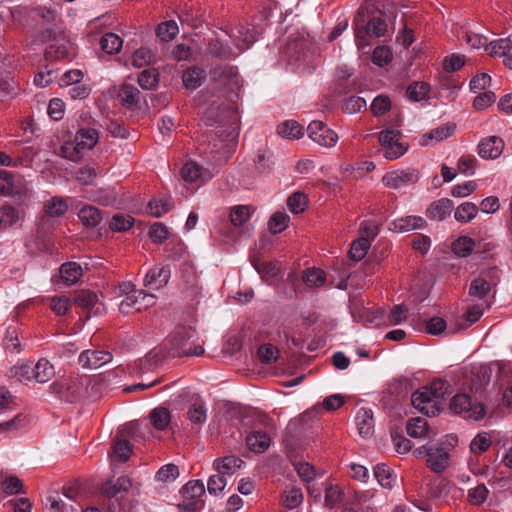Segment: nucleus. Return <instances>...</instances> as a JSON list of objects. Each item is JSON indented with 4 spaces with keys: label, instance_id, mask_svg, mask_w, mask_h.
I'll list each match as a JSON object with an SVG mask.
<instances>
[{
    "label": "nucleus",
    "instance_id": "7ed1b4c3",
    "mask_svg": "<svg viewBox=\"0 0 512 512\" xmlns=\"http://www.w3.org/2000/svg\"><path fill=\"white\" fill-rule=\"evenodd\" d=\"M91 380L87 376L61 378L50 385L52 393L67 402H77L94 395L89 391Z\"/></svg>",
    "mask_w": 512,
    "mask_h": 512
},
{
    "label": "nucleus",
    "instance_id": "412c9836",
    "mask_svg": "<svg viewBox=\"0 0 512 512\" xmlns=\"http://www.w3.org/2000/svg\"><path fill=\"white\" fill-rule=\"evenodd\" d=\"M248 448L256 453H263L270 445V437L263 431H252L246 436Z\"/></svg>",
    "mask_w": 512,
    "mask_h": 512
},
{
    "label": "nucleus",
    "instance_id": "a18cd8bd",
    "mask_svg": "<svg viewBox=\"0 0 512 512\" xmlns=\"http://www.w3.org/2000/svg\"><path fill=\"white\" fill-rule=\"evenodd\" d=\"M428 423L424 418L416 417L408 421L406 431L409 436L419 438L426 435Z\"/></svg>",
    "mask_w": 512,
    "mask_h": 512
},
{
    "label": "nucleus",
    "instance_id": "6e6552de",
    "mask_svg": "<svg viewBox=\"0 0 512 512\" xmlns=\"http://www.w3.org/2000/svg\"><path fill=\"white\" fill-rule=\"evenodd\" d=\"M211 78L231 92H236L241 87V79L237 68L231 65L214 68L211 72Z\"/></svg>",
    "mask_w": 512,
    "mask_h": 512
},
{
    "label": "nucleus",
    "instance_id": "052dcab7",
    "mask_svg": "<svg viewBox=\"0 0 512 512\" xmlns=\"http://www.w3.org/2000/svg\"><path fill=\"white\" fill-rule=\"evenodd\" d=\"M278 349L272 344H263L258 348L257 354L261 362L269 364L278 358Z\"/></svg>",
    "mask_w": 512,
    "mask_h": 512
},
{
    "label": "nucleus",
    "instance_id": "9b49d317",
    "mask_svg": "<svg viewBox=\"0 0 512 512\" xmlns=\"http://www.w3.org/2000/svg\"><path fill=\"white\" fill-rule=\"evenodd\" d=\"M112 354L108 351L85 350L79 356V363L86 369H97L112 361Z\"/></svg>",
    "mask_w": 512,
    "mask_h": 512
},
{
    "label": "nucleus",
    "instance_id": "c03bdc74",
    "mask_svg": "<svg viewBox=\"0 0 512 512\" xmlns=\"http://www.w3.org/2000/svg\"><path fill=\"white\" fill-rule=\"evenodd\" d=\"M474 248V241L472 238L462 236L456 239L451 246L452 251L459 257H467L471 254Z\"/></svg>",
    "mask_w": 512,
    "mask_h": 512
},
{
    "label": "nucleus",
    "instance_id": "864d4df0",
    "mask_svg": "<svg viewBox=\"0 0 512 512\" xmlns=\"http://www.w3.org/2000/svg\"><path fill=\"white\" fill-rule=\"evenodd\" d=\"M23 221L21 213L11 205L0 207V224H14Z\"/></svg>",
    "mask_w": 512,
    "mask_h": 512
},
{
    "label": "nucleus",
    "instance_id": "8fccbe9b",
    "mask_svg": "<svg viewBox=\"0 0 512 512\" xmlns=\"http://www.w3.org/2000/svg\"><path fill=\"white\" fill-rule=\"evenodd\" d=\"M374 476L382 487L389 489L393 487L395 477L385 464H378L375 466Z\"/></svg>",
    "mask_w": 512,
    "mask_h": 512
},
{
    "label": "nucleus",
    "instance_id": "6ab92c4d",
    "mask_svg": "<svg viewBox=\"0 0 512 512\" xmlns=\"http://www.w3.org/2000/svg\"><path fill=\"white\" fill-rule=\"evenodd\" d=\"M131 487V479L127 476H121L116 480V482H113L112 480L106 481L101 487V492L104 496L113 498L120 492H128Z\"/></svg>",
    "mask_w": 512,
    "mask_h": 512
},
{
    "label": "nucleus",
    "instance_id": "a19ab883",
    "mask_svg": "<svg viewBox=\"0 0 512 512\" xmlns=\"http://www.w3.org/2000/svg\"><path fill=\"white\" fill-rule=\"evenodd\" d=\"M491 291V284L483 277L472 280L469 287V295L478 299L485 298Z\"/></svg>",
    "mask_w": 512,
    "mask_h": 512
},
{
    "label": "nucleus",
    "instance_id": "0e129e2a",
    "mask_svg": "<svg viewBox=\"0 0 512 512\" xmlns=\"http://www.w3.org/2000/svg\"><path fill=\"white\" fill-rule=\"evenodd\" d=\"M491 445V439L487 436L486 433L478 434L470 444V450L473 454H482L485 452Z\"/></svg>",
    "mask_w": 512,
    "mask_h": 512
},
{
    "label": "nucleus",
    "instance_id": "f704fd0d",
    "mask_svg": "<svg viewBox=\"0 0 512 512\" xmlns=\"http://www.w3.org/2000/svg\"><path fill=\"white\" fill-rule=\"evenodd\" d=\"M68 210V203L62 197H53L45 204V213L50 217H59Z\"/></svg>",
    "mask_w": 512,
    "mask_h": 512
},
{
    "label": "nucleus",
    "instance_id": "1a4fd4ad",
    "mask_svg": "<svg viewBox=\"0 0 512 512\" xmlns=\"http://www.w3.org/2000/svg\"><path fill=\"white\" fill-rule=\"evenodd\" d=\"M307 133L312 141L324 147H333L338 141L337 133L321 121H311Z\"/></svg>",
    "mask_w": 512,
    "mask_h": 512
},
{
    "label": "nucleus",
    "instance_id": "49530a36",
    "mask_svg": "<svg viewBox=\"0 0 512 512\" xmlns=\"http://www.w3.org/2000/svg\"><path fill=\"white\" fill-rule=\"evenodd\" d=\"M84 152L85 150L82 147H80V145H78L75 139L73 141H66L61 146V155L64 158L73 162L78 161L82 157Z\"/></svg>",
    "mask_w": 512,
    "mask_h": 512
},
{
    "label": "nucleus",
    "instance_id": "5fc2aeb1",
    "mask_svg": "<svg viewBox=\"0 0 512 512\" xmlns=\"http://www.w3.org/2000/svg\"><path fill=\"white\" fill-rule=\"evenodd\" d=\"M187 417L192 424L201 425L206 421V408L203 403H193L187 412Z\"/></svg>",
    "mask_w": 512,
    "mask_h": 512
},
{
    "label": "nucleus",
    "instance_id": "603ef678",
    "mask_svg": "<svg viewBox=\"0 0 512 512\" xmlns=\"http://www.w3.org/2000/svg\"><path fill=\"white\" fill-rule=\"evenodd\" d=\"M307 206V197L302 192H294L287 199V207L294 214L301 213Z\"/></svg>",
    "mask_w": 512,
    "mask_h": 512
},
{
    "label": "nucleus",
    "instance_id": "4be33fe9",
    "mask_svg": "<svg viewBox=\"0 0 512 512\" xmlns=\"http://www.w3.org/2000/svg\"><path fill=\"white\" fill-rule=\"evenodd\" d=\"M512 51V33L502 39L494 40L488 42V46L486 47V52L493 57H503V59L508 56V54Z\"/></svg>",
    "mask_w": 512,
    "mask_h": 512
},
{
    "label": "nucleus",
    "instance_id": "ea45409f",
    "mask_svg": "<svg viewBox=\"0 0 512 512\" xmlns=\"http://www.w3.org/2000/svg\"><path fill=\"white\" fill-rule=\"evenodd\" d=\"M183 499H194L201 497L205 493V486L201 480H191L184 485L181 490Z\"/></svg>",
    "mask_w": 512,
    "mask_h": 512
},
{
    "label": "nucleus",
    "instance_id": "de8ad7c7",
    "mask_svg": "<svg viewBox=\"0 0 512 512\" xmlns=\"http://www.w3.org/2000/svg\"><path fill=\"white\" fill-rule=\"evenodd\" d=\"M302 279L308 287H320L325 282V272L319 268H310L304 271Z\"/></svg>",
    "mask_w": 512,
    "mask_h": 512
},
{
    "label": "nucleus",
    "instance_id": "cd10ccee",
    "mask_svg": "<svg viewBox=\"0 0 512 512\" xmlns=\"http://www.w3.org/2000/svg\"><path fill=\"white\" fill-rule=\"evenodd\" d=\"M118 98L124 106L136 105L140 99V91L132 84H123L118 91Z\"/></svg>",
    "mask_w": 512,
    "mask_h": 512
},
{
    "label": "nucleus",
    "instance_id": "72a5a7b5",
    "mask_svg": "<svg viewBox=\"0 0 512 512\" xmlns=\"http://www.w3.org/2000/svg\"><path fill=\"white\" fill-rule=\"evenodd\" d=\"M138 84L143 90H153L159 84V72L155 68L143 70L138 76Z\"/></svg>",
    "mask_w": 512,
    "mask_h": 512
},
{
    "label": "nucleus",
    "instance_id": "4d7b16f0",
    "mask_svg": "<svg viewBox=\"0 0 512 512\" xmlns=\"http://www.w3.org/2000/svg\"><path fill=\"white\" fill-rule=\"evenodd\" d=\"M179 32L175 21H167L160 24L157 28V36L163 41H171Z\"/></svg>",
    "mask_w": 512,
    "mask_h": 512
},
{
    "label": "nucleus",
    "instance_id": "6e6d98bb",
    "mask_svg": "<svg viewBox=\"0 0 512 512\" xmlns=\"http://www.w3.org/2000/svg\"><path fill=\"white\" fill-rule=\"evenodd\" d=\"M154 60V54L148 48L141 47L137 49L132 55V65L137 68H141L145 65L152 63Z\"/></svg>",
    "mask_w": 512,
    "mask_h": 512
},
{
    "label": "nucleus",
    "instance_id": "423d86ee",
    "mask_svg": "<svg viewBox=\"0 0 512 512\" xmlns=\"http://www.w3.org/2000/svg\"><path fill=\"white\" fill-rule=\"evenodd\" d=\"M237 135L235 129L217 131V139H214L213 146L210 147V153L215 154L212 156L215 161L225 162L228 159L235 148Z\"/></svg>",
    "mask_w": 512,
    "mask_h": 512
},
{
    "label": "nucleus",
    "instance_id": "473e14b6",
    "mask_svg": "<svg viewBox=\"0 0 512 512\" xmlns=\"http://www.w3.org/2000/svg\"><path fill=\"white\" fill-rule=\"evenodd\" d=\"M477 213V205L472 202H464L456 208L454 218L457 222L466 223L473 220Z\"/></svg>",
    "mask_w": 512,
    "mask_h": 512
},
{
    "label": "nucleus",
    "instance_id": "2eb2a0df",
    "mask_svg": "<svg viewBox=\"0 0 512 512\" xmlns=\"http://www.w3.org/2000/svg\"><path fill=\"white\" fill-rule=\"evenodd\" d=\"M181 176L186 182H205L212 177V173L197 162L190 160L182 167Z\"/></svg>",
    "mask_w": 512,
    "mask_h": 512
},
{
    "label": "nucleus",
    "instance_id": "4c0bfd02",
    "mask_svg": "<svg viewBox=\"0 0 512 512\" xmlns=\"http://www.w3.org/2000/svg\"><path fill=\"white\" fill-rule=\"evenodd\" d=\"M100 45L103 51L108 54L118 53L123 45L122 39L115 33H106L103 35L100 41Z\"/></svg>",
    "mask_w": 512,
    "mask_h": 512
},
{
    "label": "nucleus",
    "instance_id": "b1692460",
    "mask_svg": "<svg viewBox=\"0 0 512 512\" xmlns=\"http://www.w3.org/2000/svg\"><path fill=\"white\" fill-rule=\"evenodd\" d=\"M33 378L38 383H46L55 375L53 365L47 359H40L32 369Z\"/></svg>",
    "mask_w": 512,
    "mask_h": 512
},
{
    "label": "nucleus",
    "instance_id": "c9c22d12",
    "mask_svg": "<svg viewBox=\"0 0 512 512\" xmlns=\"http://www.w3.org/2000/svg\"><path fill=\"white\" fill-rule=\"evenodd\" d=\"M150 421L157 430H164L170 423V412L165 407H157L150 412Z\"/></svg>",
    "mask_w": 512,
    "mask_h": 512
},
{
    "label": "nucleus",
    "instance_id": "a211bd4d",
    "mask_svg": "<svg viewBox=\"0 0 512 512\" xmlns=\"http://www.w3.org/2000/svg\"><path fill=\"white\" fill-rule=\"evenodd\" d=\"M456 131L454 123L442 124L422 136V145H429L431 142H441L451 137Z\"/></svg>",
    "mask_w": 512,
    "mask_h": 512
},
{
    "label": "nucleus",
    "instance_id": "393cba45",
    "mask_svg": "<svg viewBox=\"0 0 512 512\" xmlns=\"http://www.w3.org/2000/svg\"><path fill=\"white\" fill-rule=\"evenodd\" d=\"M205 78V71L198 67L187 69L182 76L184 86L190 90L200 87Z\"/></svg>",
    "mask_w": 512,
    "mask_h": 512
},
{
    "label": "nucleus",
    "instance_id": "4468645a",
    "mask_svg": "<svg viewBox=\"0 0 512 512\" xmlns=\"http://www.w3.org/2000/svg\"><path fill=\"white\" fill-rule=\"evenodd\" d=\"M171 275V270L168 265L156 266L150 269L145 278L144 286L152 289H160L167 285Z\"/></svg>",
    "mask_w": 512,
    "mask_h": 512
},
{
    "label": "nucleus",
    "instance_id": "aec40b11",
    "mask_svg": "<svg viewBox=\"0 0 512 512\" xmlns=\"http://www.w3.org/2000/svg\"><path fill=\"white\" fill-rule=\"evenodd\" d=\"M243 464L244 462L236 456H226L216 459L213 462V467L226 477L227 475H233Z\"/></svg>",
    "mask_w": 512,
    "mask_h": 512
},
{
    "label": "nucleus",
    "instance_id": "7c9ffc66",
    "mask_svg": "<svg viewBox=\"0 0 512 512\" xmlns=\"http://www.w3.org/2000/svg\"><path fill=\"white\" fill-rule=\"evenodd\" d=\"M1 489L6 495L25 494L26 490L22 480L16 475L5 477L1 483Z\"/></svg>",
    "mask_w": 512,
    "mask_h": 512
},
{
    "label": "nucleus",
    "instance_id": "ddd939ff",
    "mask_svg": "<svg viewBox=\"0 0 512 512\" xmlns=\"http://www.w3.org/2000/svg\"><path fill=\"white\" fill-rule=\"evenodd\" d=\"M74 303L78 307L87 311V317H90V313L94 310V314H100L103 307L102 303H99L97 294L89 290H81L74 296Z\"/></svg>",
    "mask_w": 512,
    "mask_h": 512
},
{
    "label": "nucleus",
    "instance_id": "20e7f679",
    "mask_svg": "<svg viewBox=\"0 0 512 512\" xmlns=\"http://www.w3.org/2000/svg\"><path fill=\"white\" fill-rule=\"evenodd\" d=\"M195 336V330L191 327L181 326L176 329L172 336L173 356H200L204 349L200 345L190 342Z\"/></svg>",
    "mask_w": 512,
    "mask_h": 512
},
{
    "label": "nucleus",
    "instance_id": "774afa93",
    "mask_svg": "<svg viewBox=\"0 0 512 512\" xmlns=\"http://www.w3.org/2000/svg\"><path fill=\"white\" fill-rule=\"evenodd\" d=\"M112 452L120 461H122V462L127 461L132 452L129 441H127V440L116 441L112 447Z\"/></svg>",
    "mask_w": 512,
    "mask_h": 512
},
{
    "label": "nucleus",
    "instance_id": "37998d69",
    "mask_svg": "<svg viewBox=\"0 0 512 512\" xmlns=\"http://www.w3.org/2000/svg\"><path fill=\"white\" fill-rule=\"evenodd\" d=\"M357 427L361 436H368L373 432L372 415L366 409H360L356 416Z\"/></svg>",
    "mask_w": 512,
    "mask_h": 512
},
{
    "label": "nucleus",
    "instance_id": "2f4dec72",
    "mask_svg": "<svg viewBox=\"0 0 512 512\" xmlns=\"http://www.w3.org/2000/svg\"><path fill=\"white\" fill-rule=\"evenodd\" d=\"M19 192V185L15 176L6 170L0 171V194L10 196Z\"/></svg>",
    "mask_w": 512,
    "mask_h": 512
},
{
    "label": "nucleus",
    "instance_id": "f3484780",
    "mask_svg": "<svg viewBox=\"0 0 512 512\" xmlns=\"http://www.w3.org/2000/svg\"><path fill=\"white\" fill-rule=\"evenodd\" d=\"M449 465V454L441 447H433L427 452V466L435 473H441Z\"/></svg>",
    "mask_w": 512,
    "mask_h": 512
},
{
    "label": "nucleus",
    "instance_id": "f03ea898",
    "mask_svg": "<svg viewBox=\"0 0 512 512\" xmlns=\"http://www.w3.org/2000/svg\"><path fill=\"white\" fill-rule=\"evenodd\" d=\"M450 384L445 380H434L430 386H425L414 392L411 396L413 406L422 414L435 416L440 411V406L449 394Z\"/></svg>",
    "mask_w": 512,
    "mask_h": 512
},
{
    "label": "nucleus",
    "instance_id": "dca6fc26",
    "mask_svg": "<svg viewBox=\"0 0 512 512\" xmlns=\"http://www.w3.org/2000/svg\"><path fill=\"white\" fill-rule=\"evenodd\" d=\"M453 202L448 198H441L432 202L427 208L426 215L432 221L442 222L453 211Z\"/></svg>",
    "mask_w": 512,
    "mask_h": 512
},
{
    "label": "nucleus",
    "instance_id": "e2e57ef3",
    "mask_svg": "<svg viewBox=\"0 0 512 512\" xmlns=\"http://www.w3.org/2000/svg\"><path fill=\"white\" fill-rule=\"evenodd\" d=\"M477 159L474 156H462L457 163L458 171L465 176H472L475 173Z\"/></svg>",
    "mask_w": 512,
    "mask_h": 512
},
{
    "label": "nucleus",
    "instance_id": "09e8293b",
    "mask_svg": "<svg viewBox=\"0 0 512 512\" xmlns=\"http://www.w3.org/2000/svg\"><path fill=\"white\" fill-rule=\"evenodd\" d=\"M252 263L262 278H274L280 273V267L275 262H261L259 259H254Z\"/></svg>",
    "mask_w": 512,
    "mask_h": 512
},
{
    "label": "nucleus",
    "instance_id": "69168bd1",
    "mask_svg": "<svg viewBox=\"0 0 512 512\" xmlns=\"http://www.w3.org/2000/svg\"><path fill=\"white\" fill-rule=\"evenodd\" d=\"M303 500V494L298 488H291L285 491L283 503L286 508L293 509L300 505Z\"/></svg>",
    "mask_w": 512,
    "mask_h": 512
},
{
    "label": "nucleus",
    "instance_id": "9d476101",
    "mask_svg": "<svg viewBox=\"0 0 512 512\" xmlns=\"http://www.w3.org/2000/svg\"><path fill=\"white\" fill-rule=\"evenodd\" d=\"M418 172L415 169L409 168L405 170H394L386 173L382 177L383 184L390 189H400L409 184H414L418 181Z\"/></svg>",
    "mask_w": 512,
    "mask_h": 512
},
{
    "label": "nucleus",
    "instance_id": "0eeeda50",
    "mask_svg": "<svg viewBox=\"0 0 512 512\" xmlns=\"http://www.w3.org/2000/svg\"><path fill=\"white\" fill-rule=\"evenodd\" d=\"M377 234L378 226H364L361 229L359 238L354 240L351 244V248L348 252L350 258L355 261L362 260L371 246V241Z\"/></svg>",
    "mask_w": 512,
    "mask_h": 512
},
{
    "label": "nucleus",
    "instance_id": "bb28decb",
    "mask_svg": "<svg viewBox=\"0 0 512 512\" xmlns=\"http://www.w3.org/2000/svg\"><path fill=\"white\" fill-rule=\"evenodd\" d=\"M73 50L72 44L68 41L56 42L46 49L45 56L49 60H59L67 58L71 55Z\"/></svg>",
    "mask_w": 512,
    "mask_h": 512
},
{
    "label": "nucleus",
    "instance_id": "e433bc0d",
    "mask_svg": "<svg viewBox=\"0 0 512 512\" xmlns=\"http://www.w3.org/2000/svg\"><path fill=\"white\" fill-rule=\"evenodd\" d=\"M172 204L173 202L170 197L160 200H151L146 207V212L150 216L158 218L167 213L172 207Z\"/></svg>",
    "mask_w": 512,
    "mask_h": 512
},
{
    "label": "nucleus",
    "instance_id": "79ce46f5",
    "mask_svg": "<svg viewBox=\"0 0 512 512\" xmlns=\"http://www.w3.org/2000/svg\"><path fill=\"white\" fill-rule=\"evenodd\" d=\"M430 91V85L426 82H413L407 88V95L411 101L424 100Z\"/></svg>",
    "mask_w": 512,
    "mask_h": 512
},
{
    "label": "nucleus",
    "instance_id": "f8f14e48",
    "mask_svg": "<svg viewBox=\"0 0 512 512\" xmlns=\"http://www.w3.org/2000/svg\"><path fill=\"white\" fill-rule=\"evenodd\" d=\"M504 149L503 140L495 135L482 139L478 144V155L486 160L498 158Z\"/></svg>",
    "mask_w": 512,
    "mask_h": 512
},
{
    "label": "nucleus",
    "instance_id": "39448f33",
    "mask_svg": "<svg viewBox=\"0 0 512 512\" xmlns=\"http://www.w3.org/2000/svg\"><path fill=\"white\" fill-rule=\"evenodd\" d=\"M449 409L458 415H462L465 419L480 420L485 416V407L480 402H472L467 394L454 395L449 403Z\"/></svg>",
    "mask_w": 512,
    "mask_h": 512
},
{
    "label": "nucleus",
    "instance_id": "c85d7f7f",
    "mask_svg": "<svg viewBox=\"0 0 512 512\" xmlns=\"http://www.w3.org/2000/svg\"><path fill=\"white\" fill-rule=\"evenodd\" d=\"M278 134L288 139H299L304 135V128L294 120H287L278 126Z\"/></svg>",
    "mask_w": 512,
    "mask_h": 512
},
{
    "label": "nucleus",
    "instance_id": "f257e3e1",
    "mask_svg": "<svg viewBox=\"0 0 512 512\" xmlns=\"http://www.w3.org/2000/svg\"><path fill=\"white\" fill-rule=\"evenodd\" d=\"M256 41V34L248 24H238L230 29H220L209 43L208 51L216 58L233 59Z\"/></svg>",
    "mask_w": 512,
    "mask_h": 512
},
{
    "label": "nucleus",
    "instance_id": "bf43d9fd",
    "mask_svg": "<svg viewBox=\"0 0 512 512\" xmlns=\"http://www.w3.org/2000/svg\"><path fill=\"white\" fill-rule=\"evenodd\" d=\"M465 41L472 49L483 48L486 51V47L488 46V38L485 35L472 30L465 32Z\"/></svg>",
    "mask_w": 512,
    "mask_h": 512
},
{
    "label": "nucleus",
    "instance_id": "5701e85b",
    "mask_svg": "<svg viewBox=\"0 0 512 512\" xmlns=\"http://www.w3.org/2000/svg\"><path fill=\"white\" fill-rule=\"evenodd\" d=\"M251 205H235L229 209L230 224H246L255 213Z\"/></svg>",
    "mask_w": 512,
    "mask_h": 512
},
{
    "label": "nucleus",
    "instance_id": "58836bf2",
    "mask_svg": "<svg viewBox=\"0 0 512 512\" xmlns=\"http://www.w3.org/2000/svg\"><path fill=\"white\" fill-rule=\"evenodd\" d=\"M78 217L82 224H100L102 221L100 210L92 205L83 206L78 212Z\"/></svg>",
    "mask_w": 512,
    "mask_h": 512
},
{
    "label": "nucleus",
    "instance_id": "338daca9",
    "mask_svg": "<svg viewBox=\"0 0 512 512\" xmlns=\"http://www.w3.org/2000/svg\"><path fill=\"white\" fill-rule=\"evenodd\" d=\"M465 63V56L461 54H451L443 61V68L446 72H456L460 70Z\"/></svg>",
    "mask_w": 512,
    "mask_h": 512
},
{
    "label": "nucleus",
    "instance_id": "13d9d810",
    "mask_svg": "<svg viewBox=\"0 0 512 512\" xmlns=\"http://www.w3.org/2000/svg\"><path fill=\"white\" fill-rule=\"evenodd\" d=\"M392 57L393 53L389 47L378 46L373 51L372 62L379 67H383L391 62Z\"/></svg>",
    "mask_w": 512,
    "mask_h": 512
},
{
    "label": "nucleus",
    "instance_id": "c756f323",
    "mask_svg": "<svg viewBox=\"0 0 512 512\" xmlns=\"http://www.w3.org/2000/svg\"><path fill=\"white\" fill-rule=\"evenodd\" d=\"M99 136L95 129H81L75 135V141L85 151L92 149L98 142Z\"/></svg>",
    "mask_w": 512,
    "mask_h": 512
},
{
    "label": "nucleus",
    "instance_id": "680f3d73",
    "mask_svg": "<svg viewBox=\"0 0 512 512\" xmlns=\"http://www.w3.org/2000/svg\"><path fill=\"white\" fill-rule=\"evenodd\" d=\"M407 146L400 142V139L383 149V156L387 160H395L405 154Z\"/></svg>",
    "mask_w": 512,
    "mask_h": 512
},
{
    "label": "nucleus",
    "instance_id": "3c124183",
    "mask_svg": "<svg viewBox=\"0 0 512 512\" xmlns=\"http://www.w3.org/2000/svg\"><path fill=\"white\" fill-rule=\"evenodd\" d=\"M87 232L85 237L98 239L103 236V234L107 235L109 231L111 232H126L133 226H100L99 229H95L97 226H86Z\"/></svg>",
    "mask_w": 512,
    "mask_h": 512
},
{
    "label": "nucleus",
    "instance_id": "a878e982",
    "mask_svg": "<svg viewBox=\"0 0 512 512\" xmlns=\"http://www.w3.org/2000/svg\"><path fill=\"white\" fill-rule=\"evenodd\" d=\"M82 267L76 262H66L60 267V275L66 285L75 284L82 276Z\"/></svg>",
    "mask_w": 512,
    "mask_h": 512
}]
</instances>
